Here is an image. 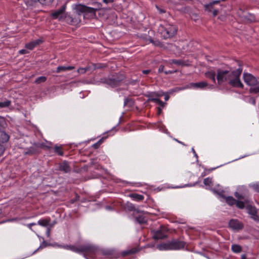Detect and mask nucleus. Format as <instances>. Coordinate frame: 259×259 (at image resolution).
<instances>
[{
  "label": "nucleus",
  "mask_w": 259,
  "mask_h": 259,
  "mask_svg": "<svg viewBox=\"0 0 259 259\" xmlns=\"http://www.w3.org/2000/svg\"><path fill=\"white\" fill-rule=\"evenodd\" d=\"M99 9V8H94L89 7L83 5L78 4L74 6V10L76 13L79 15L80 13H90L94 15H96V12Z\"/></svg>",
  "instance_id": "6"
},
{
  "label": "nucleus",
  "mask_w": 259,
  "mask_h": 259,
  "mask_svg": "<svg viewBox=\"0 0 259 259\" xmlns=\"http://www.w3.org/2000/svg\"><path fill=\"white\" fill-rule=\"evenodd\" d=\"M130 197L134 198L135 200L141 201L144 199V196L142 195L138 194L136 193H133L130 194Z\"/></svg>",
  "instance_id": "25"
},
{
  "label": "nucleus",
  "mask_w": 259,
  "mask_h": 259,
  "mask_svg": "<svg viewBox=\"0 0 259 259\" xmlns=\"http://www.w3.org/2000/svg\"><path fill=\"white\" fill-rule=\"evenodd\" d=\"M74 68L73 66H60L57 68L56 72L59 73L62 71H66L67 70H70Z\"/></svg>",
  "instance_id": "23"
},
{
  "label": "nucleus",
  "mask_w": 259,
  "mask_h": 259,
  "mask_svg": "<svg viewBox=\"0 0 259 259\" xmlns=\"http://www.w3.org/2000/svg\"><path fill=\"white\" fill-rule=\"evenodd\" d=\"M249 102L252 103L253 105L255 104V99L253 98H250L249 99Z\"/></svg>",
  "instance_id": "45"
},
{
  "label": "nucleus",
  "mask_w": 259,
  "mask_h": 259,
  "mask_svg": "<svg viewBox=\"0 0 259 259\" xmlns=\"http://www.w3.org/2000/svg\"><path fill=\"white\" fill-rule=\"evenodd\" d=\"M235 196L236 198H237L239 199H243V200L245 199L244 197L242 195L238 193V192H236L235 193Z\"/></svg>",
  "instance_id": "40"
},
{
  "label": "nucleus",
  "mask_w": 259,
  "mask_h": 259,
  "mask_svg": "<svg viewBox=\"0 0 259 259\" xmlns=\"http://www.w3.org/2000/svg\"><path fill=\"white\" fill-rule=\"evenodd\" d=\"M4 122V118L0 117V125H2V123Z\"/></svg>",
  "instance_id": "53"
},
{
  "label": "nucleus",
  "mask_w": 259,
  "mask_h": 259,
  "mask_svg": "<svg viewBox=\"0 0 259 259\" xmlns=\"http://www.w3.org/2000/svg\"><path fill=\"white\" fill-rule=\"evenodd\" d=\"M192 150H193V152L195 153V155L197 156V155H196V154L195 153V150H194L193 148L192 149Z\"/></svg>",
  "instance_id": "61"
},
{
  "label": "nucleus",
  "mask_w": 259,
  "mask_h": 259,
  "mask_svg": "<svg viewBox=\"0 0 259 259\" xmlns=\"http://www.w3.org/2000/svg\"><path fill=\"white\" fill-rule=\"evenodd\" d=\"M4 151H5L4 147L3 145H0V156H1L3 154Z\"/></svg>",
  "instance_id": "44"
},
{
  "label": "nucleus",
  "mask_w": 259,
  "mask_h": 259,
  "mask_svg": "<svg viewBox=\"0 0 259 259\" xmlns=\"http://www.w3.org/2000/svg\"><path fill=\"white\" fill-rule=\"evenodd\" d=\"M249 203V200L246 198L244 200V201H237L235 204H236V206L239 208L242 209L245 207V203L248 204Z\"/></svg>",
  "instance_id": "21"
},
{
  "label": "nucleus",
  "mask_w": 259,
  "mask_h": 259,
  "mask_svg": "<svg viewBox=\"0 0 259 259\" xmlns=\"http://www.w3.org/2000/svg\"><path fill=\"white\" fill-rule=\"evenodd\" d=\"M19 53L21 54H25L27 53V51L26 50L22 49L19 51Z\"/></svg>",
  "instance_id": "48"
},
{
  "label": "nucleus",
  "mask_w": 259,
  "mask_h": 259,
  "mask_svg": "<svg viewBox=\"0 0 259 259\" xmlns=\"http://www.w3.org/2000/svg\"><path fill=\"white\" fill-rule=\"evenodd\" d=\"M47 78L45 76H40L36 79L35 83L38 84L41 82H44L46 81Z\"/></svg>",
  "instance_id": "31"
},
{
  "label": "nucleus",
  "mask_w": 259,
  "mask_h": 259,
  "mask_svg": "<svg viewBox=\"0 0 259 259\" xmlns=\"http://www.w3.org/2000/svg\"><path fill=\"white\" fill-rule=\"evenodd\" d=\"M164 66L163 65H160V66L158 68V72L160 73L162 72H164Z\"/></svg>",
  "instance_id": "43"
},
{
  "label": "nucleus",
  "mask_w": 259,
  "mask_h": 259,
  "mask_svg": "<svg viewBox=\"0 0 259 259\" xmlns=\"http://www.w3.org/2000/svg\"><path fill=\"white\" fill-rule=\"evenodd\" d=\"M158 31L164 39H167L173 37L176 34L177 29L175 26L166 23L160 25Z\"/></svg>",
  "instance_id": "3"
},
{
  "label": "nucleus",
  "mask_w": 259,
  "mask_h": 259,
  "mask_svg": "<svg viewBox=\"0 0 259 259\" xmlns=\"http://www.w3.org/2000/svg\"><path fill=\"white\" fill-rule=\"evenodd\" d=\"M50 229L48 228V230H47V233L48 234V235L50 234Z\"/></svg>",
  "instance_id": "60"
},
{
  "label": "nucleus",
  "mask_w": 259,
  "mask_h": 259,
  "mask_svg": "<svg viewBox=\"0 0 259 259\" xmlns=\"http://www.w3.org/2000/svg\"><path fill=\"white\" fill-rule=\"evenodd\" d=\"M136 221L140 224H144L147 222L146 218L143 216L137 217Z\"/></svg>",
  "instance_id": "29"
},
{
  "label": "nucleus",
  "mask_w": 259,
  "mask_h": 259,
  "mask_svg": "<svg viewBox=\"0 0 259 259\" xmlns=\"http://www.w3.org/2000/svg\"><path fill=\"white\" fill-rule=\"evenodd\" d=\"M255 191L259 192V183L253 184L249 185Z\"/></svg>",
  "instance_id": "34"
},
{
  "label": "nucleus",
  "mask_w": 259,
  "mask_h": 259,
  "mask_svg": "<svg viewBox=\"0 0 259 259\" xmlns=\"http://www.w3.org/2000/svg\"><path fill=\"white\" fill-rule=\"evenodd\" d=\"M162 112V110L160 107L158 108V114H160Z\"/></svg>",
  "instance_id": "55"
},
{
  "label": "nucleus",
  "mask_w": 259,
  "mask_h": 259,
  "mask_svg": "<svg viewBox=\"0 0 259 259\" xmlns=\"http://www.w3.org/2000/svg\"><path fill=\"white\" fill-rule=\"evenodd\" d=\"M242 72V68L239 67L236 70H228L221 68L217 70V80L220 85H229L234 88H243L240 76Z\"/></svg>",
  "instance_id": "1"
},
{
  "label": "nucleus",
  "mask_w": 259,
  "mask_h": 259,
  "mask_svg": "<svg viewBox=\"0 0 259 259\" xmlns=\"http://www.w3.org/2000/svg\"><path fill=\"white\" fill-rule=\"evenodd\" d=\"M226 201L230 205H233L236 202V200L232 196L226 197Z\"/></svg>",
  "instance_id": "26"
},
{
  "label": "nucleus",
  "mask_w": 259,
  "mask_h": 259,
  "mask_svg": "<svg viewBox=\"0 0 259 259\" xmlns=\"http://www.w3.org/2000/svg\"><path fill=\"white\" fill-rule=\"evenodd\" d=\"M171 250H179L184 248L186 243L179 239H173L169 241Z\"/></svg>",
  "instance_id": "9"
},
{
  "label": "nucleus",
  "mask_w": 259,
  "mask_h": 259,
  "mask_svg": "<svg viewBox=\"0 0 259 259\" xmlns=\"http://www.w3.org/2000/svg\"><path fill=\"white\" fill-rule=\"evenodd\" d=\"M36 224L35 223H30V224H27V226H28V227L31 230H32V226H34Z\"/></svg>",
  "instance_id": "46"
},
{
  "label": "nucleus",
  "mask_w": 259,
  "mask_h": 259,
  "mask_svg": "<svg viewBox=\"0 0 259 259\" xmlns=\"http://www.w3.org/2000/svg\"><path fill=\"white\" fill-rule=\"evenodd\" d=\"M169 97L168 95H166L165 96L164 99H165V101H167V100H168L169 99Z\"/></svg>",
  "instance_id": "57"
},
{
  "label": "nucleus",
  "mask_w": 259,
  "mask_h": 259,
  "mask_svg": "<svg viewBox=\"0 0 259 259\" xmlns=\"http://www.w3.org/2000/svg\"><path fill=\"white\" fill-rule=\"evenodd\" d=\"M150 100L153 102L156 103V104H158L161 107H164V106L165 103L159 99L152 98L150 99Z\"/></svg>",
  "instance_id": "30"
},
{
  "label": "nucleus",
  "mask_w": 259,
  "mask_h": 259,
  "mask_svg": "<svg viewBox=\"0 0 259 259\" xmlns=\"http://www.w3.org/2000/svg\"><path fill=\"white\" fill-rule=\"evenodd\" d=\"M53 0H38V2L43 5H49L53 2Z\"/></svg>",
  "instance_id": "37"
},
{
  "label": "nucleus",
  "mask_w": 259,
  "mask_h": 259,
  "mask_svg": "<svg viewBox=\"0 0 259 259\" xmlns=\"http://www.w3.org/2000/svg\"><path fill=\"white\" fill-rule=\"evenodd\" d=\"M232 250L235 253L240 252L242 250L241 246L237 244H234L232 246Z\"/></svg>",
  "instance_id": "27"
},
{
  "label": "nucleus",
  "mask_w": 259,
  "mask_h": 259,
  "mask_svg": "<svg viewBox=\"0 0 259 259\" xmlns=\"http://www.w3.org/2000/svg\"><path fill=\"white\" fill-rule=\"evenodd\" d=\"M157 8L158 10L159 11V13H160V14L164 13L165 12V11L162 9L159 8L157 7Z\"/></svg>",
  "instance_id": "50"
},
{
  "label": "nucleus",
  "mask_w": 259,
  "mask_h": 259,
  "mask_svg": "<svg viewBox=\"0 0 259 259\" xmlns=\"http://www.w3.org/2000/svg\"><path fill=\"white\" fill-rule=\"evenodd\" d=\"M58 170L64 173H69L71 171V168L68 162L64 161L59 164Z\"/></svg>",
  "instance_id": "13"
},
{
  "label": "nucleus",
  "mask_w": 259,
  "mask_h": 259,
  "mask_svg": "<svg viewBox=\"0 0 259 259\" xmlns=\"http://www.w3.org/2000/svg\"><path fill=\"white\" fill-rule=\"evenodd\" d=\"M133 105L132 100L131 99L125 98L124 102V106H128L129 107L132 106Z\"/></svg>",
  "instance_id": "33"
},
{
  "label": "nucleus",
  "mask_w": 259,
  "mask_h": 259,
  "mask_svg": "<svg viewBox=\"0 0 259 259\" xmlns=\"http://www.w3.org/2000/svg\"><path fill=\"white\" fill-rule=\"evenodd\" d=\"M66 6L65 5L62 6L59 9L55 11L52 14V17L54 19H61L65 17V10Z\"/></svg>",
  "instance_id": "11"
},
{
  "label": "nucleus",
  "mask_w": 259,
  "mask_h": 259,
  "mask_svg": "<svg viewBox=\"0 0 259 259\" xmlns=\"http://www.w3.org/2000/svg\"><path fill=\"white\" fill-rule=\"evenodd\" d=\"M246 207L248 213L251 215V218L255 221L259 222V217L257 214L256 208L251 205H247Z\"/></svg>",
  "instance_id": "12"
},
{
  "label": "nucleus",
  "mask_w": 259,
  "mask_h": 259,
  "mask_svg": "<svg viewBox=\"0 0 259 259\" xmlns=\"http://www.w3.org/2000/svg\"><path fill=\"white\" fill-rule=\"evenodd\" d=\"M218 1H214L206 6V9L209 12H212L214 16L217 15L218 14V10L213 8V5L214 4H218Z\"/></svg>",
  "instance_id": "15"
},
{
  "label": "nucleus",
  "mask_w": 259,
  "mask_h": 259,
  "mask_svg": "<svg viewBox=\"0 0 259 259\" xmlns=\"http://www.w3.org/2000/svg\"><path fill=\"white\" fill-rule=\"evenodd\" d=\"M138 251V250L136 248H133L131 249L123 251L121 254L122 256H125L127 255L135 254L136 252H137Z\"/></svg>",
  "instance_id": "20"
},
{
  "label": "nucleus",
  "mask_w": 259,
  "mask_h": 259,
  "mask_svg": "<svg viewBox=\"0 0 259 259\" xmlns=\"http://www.w3.org/2000/svg\"><path fill=\"white\" fill-rule=\"evenodd\" d=\"M39 152V147L36 145L30 147L24 152V155H33Z\"/></svg>",
  "instance_id": "14"
},
{
  "label": "nucleus",
  "mask_w": 259,
  "mask_h": 259,
  "mask_svg": "<svg viewBox=\"0 0 259 259\" xmlns=\"http://www.w3.org/2000/svg\"><path fill=\"white\" fill-rule=\"evenodd\" d=\"M113 2H114V0H103V2L106 4L113 3Z\"/></svg>",
  "instance_id": "51"
},
{
  "label": "nucleus",
  "mask_w": 259,
  "mask_h": 259,
  "mask_svg": "<svg viewBox=\"0 0 259 259\" xmlns=\"http://www.w3.org/2000/svg\"><path fill=\"white\" fill-rule=\"evenodd\" d=\"M104 138L101 139L97 143L100 145V144L103 142Z\"/></svg>",
  "instance_id": "54"
},
{
  "label": "nucleus",
  "mask_w": 259,
  "mask_h": 259,
  "mask_svg": "<svg viewBox=\"0 0 259 259\" xmlns=\"http://www.w3.org/2000/svg\"><path fill=\"white\" fill-rule=\"evenodd\" d=\"M11 104V102L10 101H6L4 102H0V107L1 108H4V107H7L9 106V105Z\"/></svg>",
  "instance_id": "35"
},
{
  "label": "nucleus",
  "mask_w": 259,
  "mask_h": 259,
  "mask_svg": "<svg viewBox=\"0 0 259 259\" xmlns=\"http://www.w3.org/2000/svg\"><path fill=\"white\" fill-rule=\"evenodd\" d=\"M126 208L130 211H137V212H139L132 203H127Z\"/></svg>",
  "instance_id": "32"
},
{
  "label": "nucleus",
  "mask_w": 259,
  "mask_h": 259,
  "mask_svg": "<svg viewBox=\"0 0 259 259\" xmlns=\"http://www.w3.org/2000/svg\"><path fill=\"white\" fill-rule=\"evenodd\" d=\"M150 71H151L150 70H143L142 71V72L143 74H148L150 72Z\"/></svg>",
  "instance_id": "49"
},
{
  "label": "nucleus",
  "mask_w": 259,
  "mask_h": 259,
  "mask_svg": "<svg viewBox=\"0 0 259 259\" xmlns=\"http://www.w3.org/2000/svg\"><path fill=\"white\" fill-rule=\"evenodd\" d=\"M171 62L173 64L178 65H181L182 64V61L180 60H171Z\"/></svg>",
  "instance_id": "38"
},
{
  "label": "nucleus",
  "mask_w": 259,
  "mask_h": 259,
  "mask_svg": "<svg viewBox=\"0 0 259 259\" xmlns=\"http://www.w3.org/2000/svg\"><path fill=\"white\" fill-rule=\"evenodd\" d=\"M150 41L152 43H153L155 46H161L162 44L159 41H154L153 40H150Z\"/></svg>",
  "instance_id": "42"
},
{
  "label": "nucleus",
  "mask_w": 259,
  "mask_h": 259,
  "mask_svg": "<svg viewBox=\"0 0 259 259\" xmlns=\"http://www.w3.org/2000/svg\"><path fill=\"white\" fill-rule=\"evenodd\" d=\"M9 139V136L2 129H0V142L6 143Z\"/></svg>",
  "instance_id": "18"
},
{
  "label": "nucleus",
  "mask_w": 259,
  "mask_h": 259,
  "mask_svg": "<svg viewBox=\"0 0 259 259\" xmlns=\"http://www.w3.org/2000/svg\"><path fill=\"white\" fill-rule=\"evenodd\" d=\"M40 248H42L41 246H40L38 248V249H39Z\"/></svg>",
  "instance_id": "63"
},
{
  "label": "nucleus",
  "mask_w": 259,
  "mask_h": 259,
  "mask_svg": "<svg viewBox=\"0 0 259 259\" xmlns=\"http://www.w3.org/2000/svg\"><path fill=\"white\" fill-rule=\"evenodd\" d=\"M105 67H106V65H102L101 64H97L95 65V68L96 69H101V68H103Z\"/></svg>",
  "instance_id": "41"
},
{
  "label": "nucleus",
  "mask_w": 259,
  "mask_h": 259,
  "mask_svg": "<svg viewBox=\"0 0 259 259\" xmlns=\"http://www.w3.org/2000/svg\"><path fill=\"white\" fill-rule=\"evenodd\" d=\"M157 248L160 250H171L169 241L166 243H163L157 245Z\"/></svg>",
  "instance_id": "19"
},
{
  "label": "nucleus",
  "mask_w": 259,
  "mask_h": 259,
  "mask_svg": "<svg viewBox=\"0 0 259 259\" xmlns=\"http://www.w3.org/2000/svg\"><path fill=\"white\" fill-rule=\"evenodd\" d=\"M54 151L60 156H63L64 154V152L61 146H58L57 145L55 146L54 148Z\"/></svg>",
  "instance_id": "28"
},
{
  "label": "nucleus",
  "mask_w": 259,
  "mask_h": 259,
  "mask_svg": "<svg viewBox=\"0 0 259 259\" xmlns=\"http://www.w3.org/2000/svg\"><path fill=\"white\" fill-rule=\"evenodd\" d=\"M99 146H100V145L99 144V143H96L93 145V147L95 149H97L99 148Z\"/></svg>",
  "instance_id": "52"
},
{
  "label": "nucleus",
  "mask_w": 259,
  "mask_h": 259,
  "mask_svg": "<svg viewBox=\"0 0 259 259\" xmlns=\"http://www.w3.org/2000/svg\"><path fill=\"white\" fill-rule=\"evenodd\" d=\"M41 42V40L36 39L26 44L25 47L28 49L32 50L34 47L39 45Z\"/></svg>",
  "instance_id": "16"
},
{
  "label": "nucleus",
  "mask_w": 259,
  "mask_h": 259,
  "mask_svg": "<svg viewBox=\"0 0 259 259\" xmlns=\"http://www.w3.org/2000/svg\"><path fill=\"white\" fill-rule=\"evenodd\" d=\"M15 220H16V219H12V220H8L7 221H2V222L0 223V224L3 223H5V222H9V221H10Z\"/></svg>",
  "instance_id": "56"
},
{
  "label": "nucleus",
  "mask_w": 259,
  "mask_h": 259,
  "mask_svg": "<svg viewBox=\"0 0 259 259\" xmlns=\"http://www.w3.org/2000/svg\"><path fill=\"white\" fill-rule=\"evenodd\" d=\"M206 77L210 79L213 82H215V77H217V74L214 71H208L205 73Z\"/></svg>",
  "instance_id": "22"
},
{
  "label": "nucleus",
  "mask_w": 259,
  "mask_h": 259,
  "mask_svg": "<svg viewBox=\"0 0 259 259\" xmlns=\"http://www.w3.org/2000/svg\"><path fill=\"white\" fill-rule=\"evenodd\" d=\"M167 231V229L163 226H161L160 229L157 230H153L152 238L153 239L157 240L159 239H164L167 237V235L165 233Z\"/></svg>",
  "instance_id": "7"
},
{
  "label": "nucleus",
  "mask_w": 259,
  "mask_h": 259,
  "mask_svg": "<svg viewBox=\"0 0 259 259\" xmlns=\"http://www.w3.org/2000/svg\"><path fill=\"white\" fill-rule=\"evenodd\" d=\"M208 85V83L205 81H201L199 82H196V83H191L190 86L191 87L194 88H200V89H204L206 87H207Z\"/></svg>",
  "instance_id": "17"
},
{
  "label": "nucleus",
  "mask_w": 259,
  "mask_h": 259,
  "mask_svg": "<svg viewBox=\"0 0 259 259\" xmlns=\"http://www.w3.org/2000/svg\"><path fill=\"white\" fill-rule=\"evenodd\" d=\"M88 68H80L78 69V72L81 74H83L86 72Z\"/></svg>",
  "instance_id": "39"
},
{
  "label": "nucleus",
  "mask_w": 259,
  "mask_h": 259,
  "mask_svg": "<svg viewBox=\"0 0 259 259\" xmlns=\"http://www.w3.org/2000/svg\"><path fill=\"white\" fill-rule=\"evenodd\" d=\"M31 2H38V0H30Z\"/></svg>",
  "instance_id": "59"
},
{
  "label": "nucleus",
  "mask_w": 259,
  "mask_h": 259,
  "mask_svg": "<svg viewBox=\"0 0 259 259\" xmlns=\"http://www.w3.org/2000/svg\"><path fill=\"white\" fill-rule=\"evenodd\" d=\"M229 226L233 230L238 231L242 230L244 227V225L238 220L232 219L229 223Z\"/></svg>",
  "instance_id": "10"
},
{
  "label": "nucleus",
  "mask_w": 259,
  "mask_h": 259,
  "mask_svg": "<svg viewBox=\"0 0 259 259\" xmlns=\"http://www.w3.org/2000/svg\"><path fill=\"white\" fill-rule=\"evenodd\" d=\"M203 183L206 186H210L212 184L211 179L209 178H207L204 179Z\"/></svg>",
  "instance_id": "36"
},
{
  "label": "nucleus",
  "mask_w": 259,
  "mask_h": 259,
  "mask_svg": "<svg viewBox=\"0 0 259 259\" xmlns=\"http://www.w3.org/2000/svg\"><path fill=\"white\" fill-rule=\"evenodd\" d=\"M241 259H246V256L245 254L242 255Z\"/></svg>",
  "instance_id": "58"
},
{
  "label": "nucleus",
  "mask_w": 259,
  "mask_h": 259,
  "mask_svg": "<svg viewBox=\"0 0 259 259\" xmlns=\"http://www.w3.org/2000/svg\"><path fill=\"white\" fill-rule=\"evenodd\" d=\"M237 14L241 20L244 23H251L255 21L254 15L249 13L245 9L240 8L237 11Z\"/></svg>",
  "instance_id": "5"
},
{
  "label": "nucleus",
  "mask_w": 259,
  "mask_h": 259,
  "mask_svg": "<svg viewBox=\"0 0 259 259\" xmlns=\"http://www.w3.org/2000/svg\"><path fill=\"white\" fill-rule=\"evenodd\" d=\"M2 209H0V214H2Z\"/></svg>",
  "instance_id": "62"
},
{
  "label": "nucleus",
  "mask_w": 259,
  "mask_h": 259,
  "mask_svg": "<svg viewBox=\"0 0 259 259\" xmlns=\"http://www.w3.org/2000/svg\"><path fill=\"white\" fill-rule=\"evenodd\" d=\"M244 80L248 85L251 86L249 89L250 93H257L259 92V81L252 74L244 73Z\"/></svg>",
  "instance_id": "4"
},
{
  "label": "nucleus",
  "mask_w": 259,
  "mask_h": 259,
  "mask_svg": "<svg viewBox=\"0 0 259 259\" xmlns=\"http://www.w3.org/2000/svg\"><path fill=\"white\" fill-rule=\"evenodd\" d=\"M67 248L79 253H91L93 251L92 247L89 245H82L78 247L71 245L67 246Z\"/></svg>",
  "instance_id": "8"
},
{
  "label": "nucleus",
  "mask_w": 259,
  "mask_h": 259,
  "mask_svg": "<svg viewBox=\"0 0 259 259\" xmlns=\"http://www.w3.org/2000/svg\"><path fill=\"white\" fill-rule=\"evenodd\" d=\"M50 222V219H42L38 221L37 224L42 227H47L48 226Z\"/></svg>",
  "instance_id": "24"
},
{
  "label": "nucleus",
  "mask_w": 259,
  "mask_h": 259,
  "mask_svg": "<svg viewBox=\"0 0 259 259\" xmlns=\"http://www.w3.org/2000/svg\"><path fill=\"white\" fill-rule=\"evenodd\" d=\"M176 71H171V70H168V71H164V73L165 74H172L174 72H175Z\"/></svg>",
  "instance_id": "47"
},
{
  "label": "nucleus",
  "mask_w": 259,
  "mask_h": 259,
  "mask_svg": "<svg viewBox=\"0 0 259 259\" xmlns=\"http://www.w3.org/2000/svg\"><path fill=\"white\" fill-rule=\"evenodd\" d=\"M124 78L125 76L122 73H115L107 78H101L100 82L106 83L111 87H114L118 85Z\"/></svg>",
  "instance_id": "2"
}]
</instances>
